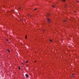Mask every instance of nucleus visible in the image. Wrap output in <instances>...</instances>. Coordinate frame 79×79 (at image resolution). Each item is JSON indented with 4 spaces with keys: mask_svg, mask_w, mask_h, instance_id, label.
Wrapping results in <instances>:
<instances>
[{
    "mask_svg": "<svg viewBox=\"0 0 79 79\" xmlns=\"http://www.w3.org/2000/svg\"><path fill=\"white\" fill-rule=\"evenodd\" d=\"M47 19L48 21V23H50V19Z\"/></svg>",
    "mask_w": 79,
    "mask_h": 79,
    "instance_id": "f257e3e1",
    "label": "nucleus"
},
{
    "mask_svg": "<svg viewBox=\"0 0 79 79\" xmlns=\"http://www.w3.org/2000/svg\"><path fill=\"white\" fill-rule=\"evenodd\" d=\"M25 76H26L27 78H28V77H29V75L27 74H26Z\"/></svg>",
    "mask_w": 79,
    "mask_h": 79,
    "instance_id": "f03ea898",
    "label": "nucleus"
},
{
    "mask_svg": "<svg viewBox=\"0 0 79 79\" xmlns=\"http://www.w3.org/2000/svg\"><path fill=\"white\" fill-rule=\"evenodd\" d=\"M19 10H22V8L20 7H19L18 8Z\"/></svg>",
    "mask_w": 79,
    "mask_h": 79,
    "instance_id": "7ed1b4c3",
    "label": "nucleus"
},
{
    "mask_svg": "<svg viewBox=\"0 0 79 79\" xmlns=\"http://www.w3.org/2000/svg\"><path fill=\"white\" fill-rule=\"evenodd\" d=\"M72 77H73H73H74V74H72Z\"/></svg>",
    "mask_w": 79,
    "mask_h": 79,
    "instance_id": "20e7f679",
    "label": "nucleus"
},
{
    "mask_svg": "<svg viewBox=\"0 0 79 79\" xmlns=\"http://www.w3.org/2000/svg\"><path fill=\"white\" fill-rule=\"evenodd\" d=\"M7 51L8 52H10V50L8 49H7Z\"/></svg>",
    "mask_w": 79,
    "mask_h": 79,
    "instance_id": "39448f33",
    "label": "nucleus"
},
{
    "mask_svg": "<svg viewBox=\"0 0 79 79\" xmlns=\"http://www.w3.org/2000/svg\"><path fill=\"white\" fill-rule=\"evenodd\" d=\"M28 62H29V60H27V61H26L25 62L26 63H28Z\"/></svg>",
    "mask_w": 79,
    "mask_h": 79,
    "instance_id": "423d86ee",
    "label": "nucleus"
},
{
    "mask_svg": "<svg viewBox=\"0 0 79 79\" xmlns=\"http://www.w3.org/2000/svg\"><path fill=\"white\" fill-rule=\"evenodd\" d=\"M62 1L63 2H65V0H62Z\"/></svg>",
    "mask_w": 79,
    "mask_h": 79,
    "instance_id": "0eeeda50",
    "label": "nucleus"
},
{
    "mask_svg": "<svg viewBox=\"0 0 79 79\" xmlns=\"http://www.w3.org/2000/svg\"><path fill=\"white\" fill-rule=\"evenodd\" d=\"M19 70H20V67H19Z\"/></svg>",
    "mask_w": 79,
    "mask_h": 79,
    "instance_id": "6e6552de",
    "label": "nucleus"
},
{
    "mask_svg": "<svg viewBox=\"0 0 79 79\" xmlns=\"http://www.w3.org/2000/svg\"><path fill=\"white\" fill-rule=\"evenodd\" d=\"M49 15H50V14H47V16H49Z\"/></svg>",
    "mask_w": 79,
    "mask_h": 79,
    "instance_id": "1a4fd4ad",
    "label": "nucleus"
},
{
    "mask_svg": "<svg viewBox=\"0 0 79 79\" xmlns=\"http://www.w3.org/2000/svg\"><path fill=\"white\" fill-rule=\"evenodd\" d=\"M50 42H52V40H50Z\"/></svg>",
    "mask_w": 79,
    "mask_h": 79,
    "instance_id": "9d476101",
    "label": "nucleus"
},
{
    "mask_svg": "<svg viewBox=\"0 0 79 79\" xmlns=\"http://www.w3.org/2000/svg\"><path fill=\"white\" fill-rule=\"evenodd\" d=\"M27 39V35H26V39Z\"/></svg>",
    "mask_w": 79,
    "mask_h": 79,
    "instance_id": "9b49d317",
    "label": "nucleus"
},
{
    "mask_svg": "<svg viewBox=\"0 0 79 79\" xmlns=\"http://www.w3.org/2000/svg\"><path fill=\"white\" fill-rule=\"evenodd\" d=\"M55 6H52V7H55Z\"/></svg>",
    "mask_w": 79,
    "mask_h": 79,
    "instance_id": "f8f14e48",
    "label": "nucleus"
},
{
    "mask_svg": "<svg viewBox=\"0 0 79 79\" xmlns=\"http://www.w3.org/2000/svg\"><path fill=\"white\" fill-rule=\"evenodd\" d=\"M37 10V9H35L34 10L35 11V10Z\"/></svg>",
    "mask_w": 79,
    "mask_h": 79,
    "instance_id": "ddd939ff",
    "label": "nucleus"
},
{
    "mask_svg": "<svg viewBox=\"0 0 79 79\" xmlns=\"http://www.w3.org/2000/svg\"><path fill=\"white\" fill-rule=\"evenodd\" d=\"M6 41H8V40H7V39H6Z\"/></svg>",
    "mask_w": 79,
    "mask_h": 79,
    "instance_id": "4468645a",
    "label": "nucleus"
},
{
    "mask_svg": "<svg viewBox=\"0 0 79 79\" xmlns=\"http://www.w3.org/2000/svg\"><path fill=\"white\" fill-rule=\"evenodd\" d=\"M64 22H66V21L65 20H64Z\"/></svg>",
    "mask_w": 79,
    "mask_h": 79,
    "instance_id": "2eb2a0df",
    "label": "nucleus"
},
{
    "mask_svg": "<svg viewBox=\"0 0 79 79\" xmlns=\"http://www.w3.org/2000/svg\"><path fill=\"white\" fill-rule=\"evenodd\" d=\"M43 31H45V30H43Z\"/></svg>",
    "mask_w": 79,
    "mask_h": 79,
    "instance_id": "dca6fc26",
    "label": "nucleus"
},
{
    "mask_svg": "<svg viewBox=\"0 0 79 79\" xmlns=\"http://www.w3.org/2000/svg\"><path fill=\"white\" fill-rule=\"evenodd\" d=\"M77 3H79V2L77 1Z\"/></svg>",
    "mask_w": 79,
    "mask_h": 79,
    "instance_id": "f3484780",
    "label": "nucleus"
}]
</instances>
